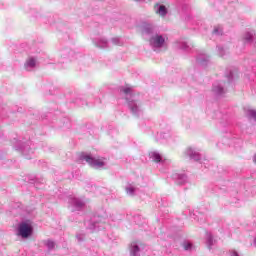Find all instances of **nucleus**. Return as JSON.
I'll return each instance as SVG.
<instances>
[{"instance_id":"f257e3e1","label":"nucleus","mask_w":256,"mask_h":256,"mask_svg":"<svg viewBox=\"0 0 256 256\" xmlns=\"http://www.w3.org/2000/svg\"><path fill=\"white\" fill-rule=\"evenodd\" d=\"M120 93L125 97L127 101L128 109L135 117H140L143 115V109H141V103L135 100V96L133 95V89L129 87H120Z\"/></svg>"},{"instance_id":"f03ea898","label":"nucleus","mask_w":256,"mask_h":256,"mask_svg":"<svg viewBox=\"0 0 256 256\" xmlns=\"http://www.w3.org/2000/svg\"><path fill=\"white\" fill-rule=\"evenodd\" d=\"M167 34L156 33L150 36L149 38V45L153 49V51H159V49H166L167 41H168Z\"/></svg>"},{"instance_id":"7ed1b4c3","label":"nucleus","mask_w":256,"mask_h":256,"mask_svg":"<svg viewBox=\"0 0 256 256\" xmlns=\"http://www.w3.org/2000/svg\"><path fill=\"white\" fill-rule=\"evenodd\" d=\"M105 223V218L94 216L91 220L85 222L86 229L93 233L94 231H101L103 229V224Z\"/></svg>"},{"instance_id":"20e7f679","label":"nucleus","mask_w":256,"mask_h":256,"mask_svg":"<svg viewBox=\"0 0 256 256\" xmlns=\"http://www.w3.org/2000/svg\"><path fill=\"white\" fill-rule=\"evenodd\" d=\"M80 161H86V163H88L90 167H93V169H103V167H105V162L92 157L91 154H81Z\"/></svg>"},{"instance_id":"39448f33","label":"nucleus","mask_w":256,"mask_h":256,"mask_svg":"<svg viewBox=\"0 0 256 256\" xmlns=\"http://www.w3.org/2000/svg\"><path fill=\"white\" fill-rule=\"evenodd\" d=\"M18 235L22 239H28L33 235V226L27 222H22L18 226Z\"/></svg>"},{"instance_id":"423d86ee","label":"nucleus","mask_w":256,"mask_h":256,"mask_svg":"<svg viewBox=\"0 0 256 256\" xmlns=\"http://www.w3.org/2000/svg\"><path fill=\"white\" fill-rule=\"evenodd\" d=\"M226 93L225 82H215L212 85V95H214V97H223Z\"/></svg>"},{"instance_id":"0eeeda50","label":"nucleus","mask_w":256,"mask_h":256,"mask_svg":"<svg viewBox=\"0 0 256 256\" xmlns=\"http://www.w3.org/2000/svg\"><path fill=\"white\" fill-rule=\"evenodd\" d=\"M184 157L186 159H190V161H201V154L193 147L186 148L184 151Z\"/></svg>"},{"instance_id":"6e6552de","label":"nucleus","mask_w":256,"mask_h":256,"mask_svg":"<svg viewBox=\"0 0 256 256\" xmlns=\"http://www.w3.org/2000/svg\"><path fill=\"white\" fill-rule=\"evenodd\" d=\"M68 203L70 207H72V211H81V209L85 207V201H83L81 198H69Z\"/></svg>"},{"instance_id":"1a4fd4ad","label":"nucleus","mask_w":256,"mask_h":256,"mask_svg":"<svg viewBox=\"0 0 256 256\" xmlns=\"http://www.w3.org/2000/svg\"><path fill=\"white\" fill-rule=\"evenodd\" d=\"M92 41L98 49H109V41H107L105 37H96L93 38Z\"/></svg>"},{"instance_id":"9d476101","label":"nucleus","mask_w":256,"mask_h":256,"mask_svg":"<svg viewBox=\"0 0 256 256\" xmlns=\"http://www.w3.org/2000/svg\"><path fill=\"white\" fill-rule=\"evenodd\" d=\"M154 12L156 15H159V17H167V14L169 13L167 7L161 3H156L154 5Z\"/></svg>"},{"instance_id":"9b49d317","label":"nucleus","mask_w":256,"mask_h":256,"mask_svg":"<svg viewBox=\"0 0 256 256\" xmlns=\"http://www.w3.org/2000/svg\"><path fill=\"white\" fill-rule=\"evenodd\" d=\"M244 43H249L250 45H254L256 47V36L255 32H246L243 36Z\"/></svg>"},{"instance_id":"f8f14e48","label":"nucleus","mask_w":256,"mask_h":256,"mask_svg":"<svg viewBox=\"0 0 256 256\" xmlns=\"http://www.w3.org/2000/svg\"><path fill=\"white\" fill-rule=\"evenodd\" d=\"M142 33L144 35H149L150 37H153L157 32H155V26L152 24H144L142 26Z\"/></svg>"},{"instance_id":"ddd939ff","label":"nucleus","mask_w":256,"mask_h":256,"mask_svg":"<svg viewBox=\"0 0 256 256\" xmlns=\"http://www.w3.org/2000/svg\"><path fill=\"white\" fill-rule=\"evenodd\" d=\"M16 151H21V153L26 156V159H31L28 155H31V153H33V150H31V146H29V144H25L22 147L16 146Z\"/></svg>"},{"instance_id":"4468645a","label":"nucleus","mask_w":256,"mask_h":256,"mask_svg":"<svg viewBox=\"0 0 256 256\" xmlns=\"http://www.w3.org/2000/svg\"><path fill=\"white\" fill-rule=\"evenodd\" d=\"M173 179L178 185H185V182L187 181V175L176 173L173 174Z\"/></svg>"},{"instance_id":"2eb2a0df","label":"nucleus","mask_w":256,"mask_h":256,"mask_svg":"<svg viewBox=\"0 0 256 256\" xmlns=\"http://www.w3.org/2000/svg\"><path fill=\"white\" fill-rule=\"evenodd\" d=\"M141 248H139V245L137 243L133 242L130 245V256H141Z\"/></svg>"},{"instance_id":"dca6fc26","label":"nucleus","mask_w":256,"mask_h":256,"mask_svg":"<svg viewBox=\"0 0 256 256\" xmlns=\"http://www.w3.org/2000/svg\"><path fill=\"white\" fill-rule=\"evenodd\" d=\"M177 49H181L182 51H188L189 50V44L185 40H179L175 43Z\"/></svg>"},{"instance_id":"f3484780","label":"nucleus","mask_w":256,"mask_h":256,"mask_svg":"<svg viewBox=\"0 0 256 256\" xmlns=\"http://www.w3.org/2000/svg\"><path fill=\"white\" fill-rule=\"evenodd\" d=\"M35 65H37V60H35V58H30L25 63V69L31 71V69H35Z\"/></svg>"},{"instance_id":"a211bd4d","label":"nucleus","mask_w":256,"mask_h":256,"mask_svg":"<svg viewBox=\"0 0 256 256\" xmlns=\"http://www.w3.org/2000/svg\"><path fill=\"white\" fill-rule=\"evenodd\" d=\"M215 243V240H213V235L211 233H206V245L208 249H211Z\"/></svg>"},{"instance_id":"6ab92c4d","label":"nucleus","mask_w":256,"mask_h":256,"mask_svg":"<svg viewBox=\"0 0 256 256\" xmlns=\"http://www.w3.org/2000/svg\"><path fill=\"white\" fill-rule=\"evenodd\" d=\"M197 63L198 65H202V67H205V65L209 63V58L207 57V55L203 54L201 55V57L197 58Z\"/></svg>"},{"instance_id":"aec40b11","label":"nucleus","mask_w":256,"mask_h":256,"mask_svg":"<svg viewBox=\"0 0 256 256\" xmlns=\"http://www.w3.org/2000/svg\"><path fill=\"white\" fill-rule=\"evenodd\" d=\"M149 157L155 163H161V154H159L158 152H150Z\"/></svg>"},{"instance_id":"412c9836","label":"nucleus","mask_w":256,"mask_h":256,"mask_svg":"<svg viewBox=\"0 0 256 256\" xmlns=\"http://www.w3.org/2000/svg\"><path fill=\"white\" fill-rule=\"evenodd\" d=\"M246 116L247 118L251 121H256V110H247L246 112Z\"/></svg>"},{"instance_id":"4be33fe9","label":"nucleus","mask_w":256,"mask_h":256,"mask_svg":"<svg viewBox=\"0 0 256 256\" xmlns=\"http://www.w3.org/2000/svg\"><path fill=\"white\" fill-rule=\"evenodd\" d=\"M85 237H86V234L83 231L76 233V239L78 243H83V241H85Z\"/></svg>"},{"instance_id":"5701e85b","label":"nucleus","mask_w":256,"mask_h":256,"mask_svg":"<svg viewBox=\"0 0 256 256\" xmlns=\"http://www.w3.org/2000/svg\"><path fill=\"white\" fill-rule=\"evenodd\" d=\"M213 34L217 35L218 37L223 35V28L220 26L214 27Z\"/></svg>"},{"instance_id":"b1692460","label":"nucleus","mask_w":256,"mask_h":256,"mask_svg":"<svg viewBox=\"0 0 256 256\" xmlns=\"http://www.w3.org/2000/svg\"><path fill=\"white\" fill-rule=\"evenodd\" d=\"M45 245L48 247L49 251L55 249V242H53V240H47Z\"/></svg>"},{"instance_id":"393cba45","label":"nucleus","mask_w":256,"mask_h":256,"mask_svg":"<svg viewBox=\"0 0 256 256\" xmlns=\"http://www.w3.org/2000/svg\"><path fill=\"white\" fill-rule=\"evenodd\" d=\"M135 191H136V188L133 187L132 185H129L128 187H126V193L128 195H135Z\"/></svg>"},{"instance_id":"a878e982","label":"nucleus","mask_w":256,"mask_h":256,"mask_svg":"<svg viewBox=\"0 0 256 256\" xmlns=\"http://www.w3.org/2000/svg\"><path fill=\"white\" fill-rule=\"evenodd\" d=\"M111 42L113 43V45H123V43L121 42V39L119 37L112 38Z\"/></svg>"},{"instance_id":"bb28decb","label":"nucleus","mask_w":256,"mask_h":256,"mask_svg":"<svg viewBox=\"0 0 256 256\" xmlns=\"http://www.w3.org/2000/svg\"><path fill=\"white\" fill-rule=\"evenodd\" d=\"M183 246H184L185 251H191L193 244H191L190 242H184Z\"/></svg>"},{"instance_id":"cd10ccee","label":"nucleus","mask_w":256,"mask_h":256,"mask_svg":"<svg viewBox=\"0 0 256 256\" xmlns=\"http://www.w3.org/2000/svg\"><path fill=\"white\" fill-rule=\"evenodd\" d=\"M218 55H219L220 57H224V56H225V48L219 46V47H218Z\"/></svg>"},{"instance_id":"c85d7f7f","label":"nucleus","mask_w":256,"mask_h":256,"mask_svg":"<svg viewBox=\"0 0 256 256\" xmlns=\"http://www.w3.org/2000/svg\"><path fill=\"white\" fill-rule=\"evenodd\" d=\"M227 81L228 83H233V72L230 71L227 75H226Z\"/></svg>"},{"instance_id":"c756f323","label":"nucleus","mask_w":256,"mask_h":256,"mask_svg":"<svg viewBox=\"0 0 256 256\" xmlns=\"http://www.w3.org/2000/svg\"><path fill=\"white\" fill-rule=\"evenodd\" d=\"M37 179L34 176H30V178H28V182L32 183L35 185V183H37Z\"/></svg>"},{"instance_id":"7c9ffc66","label":"nucleus","mask_w":256,"mask_h":256,"mask_svg":"<svg viewBox=\"0 0 256 256\" xmlns=\"http://www.w3.org/2000/svg\"><path fill=\"white\" fill-rule=\"evenodd\" d=\"M67 55H71V50L66 49V50H63V51H62V56H63V57H65V56H67Z\"/></svg>"},{"instance_id":"2f4dec72","label":"nucleus","mask_w":256,"mask_h":256,"mask_svg":"<svg viewBox=\"0 0 256 256\" xmlns=\"http://www.w3.org/2000/svg\"><path fill=\"white\" fill-rule=\"evenodd\" d=\"M77 105H87V102L81 100V99H76Z\"/></svg>"},{"instance_id":"473e14b6","label":"nucleus","mask_w":256,"mask_h":256,"mask_svg":"<svg viewBox=\"0 0 256 256\" xmlns=\"http://www.w3.org/2000/svg\"><path fill=\"white\" fill-rule=\"evenodd\" d=\"M230 256H239V253H237V251L233 250V251H231Z\"/></svg>"},{"instance_id":"72a5a7b5","label":"nucleus","mask_w":256,"mask_h":256,"mask_svg":"<svg viewBox=\"0 0 256 256\" xmlns=\"http://www.w3.org/2000/svg\"><path fill=\"white\" fill-rule=\"evenodd\" d=\"M162 137L163 139H167L168 137H171V135L169 133H164Z\"/></svg>"},{"instance_id":"f704fd0d","label":"nucleus","mask_w":256,"mask_h":256,"mask_svg":"<svg viewBox=\"0 0 256 256\" xmlns=\"http://www.w3.org/2000/svg\"><path fill=\"white\" fill-rule=\"evenodd\" d=\"M253 161H254V163L256 164V154H255L254 157H253Z\"/></svg>"},{"instance_id":"c9c22d12","label":"nucleus","mask_w":256,"mask_h":256,"mask_svg":"<svg viewBox=\"0 0 256 256\" xmlns=\"http://www.w3.org/2000/svg\"><path fill=\"white\" fill-rule=\"evenodd\" d=\"M253 244H254V247H256V238L254 239Z\"/></svg>"}]
</instances>
